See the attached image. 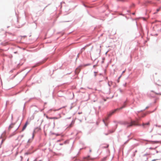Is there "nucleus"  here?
I'll list each match as a JSON object with an SVG mask.
<instances>
[{
	"instance_id": "1",
	"label": "nucleus",
	"mask_w": 161,
	"mask_h": 161,
	"mask_svg": "<svg viewBox=\"0 0 161 161\" xmlns=\"http://www.w3.org/2000/svg\"><path fill=\"white\" fill-rule=\"evenodd\" d=\"M125 124L127 128L130 127L132 125H138L137 123L135 121H131L130 123L125 122Z\"/></svg>"
},
{
	"instance_id": "2",
	"label": "nucleus",
	"mask_w": 161,
	"mask_h": 161,
	"mask_svg": "<svg viewBox=\"0 0 161 161\" xmlns=\"http://www.w3.org/2000/svg\"><path fill=\"white\" fill-rule=\"evenodd\" d=\"M23 136V135H20L17 138V140H18L19 142H20V144H21L22 142L24 141V140L22 139Z\"/></svg>"
},
{
	"instance_id": "3",
	"label": "nucleus",
	"mask_w": 161,
	"mask_h": 161,
	"mask_svg": "<svg viewBox=\"0 0 161 161\" xmlns=\"http://www.w3.org/2000/svg\"><path fill=\"white\" fill-rule=\"evenodd\" d=\"M119 109H116L114 110L112 112H111L108 115V117L110 116L112 114H113L117 110H119Z\"/></svg>"
},
{
	"instance_id": "4",
	"label": "nucleus",
	"mask_w": 161,
	"mask_h": 161,
	"mask_svg": "<svg viewBox=\"0 0 161 161\" xmlns=\"http://www.w3.org/2000/svg\"><path fill=\"white\" fill-rule=\"evenodd\" d=\"M29 124V123L28 122V121H27L25 124L24 125V126L23 128H22V131H23L26 128V126H27V125Z\"/></svg>"
},
{
	"instance_id": "5",
	"label": "nucleus",
	"mask_w": 161,
	"mask_h": 161,
	"mask_svg": "<svg viewBox=\"0 0 161 161\" xmlns=\"http://www.w3.org/2000/svg\"><path fill=\"white\" fill-rule=\"evenodd\" d=\"M150 123L149 122H148L146 123H143L142 124V125L144 127H145V125H147L148 126H149L150 125Z\"/></svg>"
},
{
	"instance_id": "6",
	"label": "nucleus",
	"mask_w": 161,
	"mask_h": 161,
	"mask_svg": "<svg viewBox=\"0 0 161 161\" xmlns=\"http://www.w3.org/2000/svg\"><path fill=\"white\" fill-rule=\"evenodd\" d=\"M74 124V121H72L71 123V124L69 125L68 127L70 128L73 126Z\"/></svg>"
},
{
	"instance_id": "7",
	"label": "nucleus",
	"mask_w": 161,
	"mask_h": 161,
	"mask_svg": "<svg viewBox=\"0 0 161 161\" xmlns=\"http://www.w3.org/2000/svg\"><path fill=\"white\" fill-rule=\"evenodd\" d=\"M80 71V69L79 68H77L75 70V73L76 74H78Z\"/></svg>"
},
{
	"instance_id": "8",
	"label": "nucleus",
	"mask_w": 161,
	"mask_h": 161,
	"mask_svg": "<svg viewBox=\"0 0 161 161\" xmlns=\"http://www.w3.org/2000/svg\"><path fill=\"white\" fill-rule=\"evenodd\" d=\"M14 124H11V125H9V127L8 129H9V130H10V129H11L13 127V126H14Z\"/></svg>"
},
{
	"instance_id": "9",
	"label": "nucleus",
	"mask_w": 161,
	"mask_h": 161,
	"mask_svg": "<svg viewBox=\"0 0 161 161\" xmlns=\"http://www.w3.org/2000/svg\"><path fill=\"white\" fill-rule=\"evenodd\" d=\"M32 140L29 139L27 142L28 145H29L32 142Z\"/></svg>"
},
{
	"instance_id": "10",
	"label": "nucleus",
	"mask_w": 161,
	"mask_h": 161,
	"mask_svg": "<svg viewBox=\"0 0 161 161\" xmlns=\"http://www.w3.org/2000/svg\"><path fill=\"white\" fill-rule=\"evenodd\" d=\"M108 119V117H107L106 118H105V119H103V122L105 124V120H107Z\"/></svg>"
},
{
	"instance_id": "11",
	"label": "nucleus",
	"mask_w": 161,
	"mask_h": 161,
	"mask_svg": "<svg viewBox=\"0 0 161 161\" xmlns=\"http://www.w3.org/2000/svg\"><path fill=\"white\" fill-rule=\"evenodd\" d=\"M108 147V145H106V146H103L102 147V148H107Z\"/></svg>"
},
{
	"instance_id": "12",
	"label": "nucleus",
	"mask_w": 161,
	"mask_h": 161,
	"mask_svg": "<svg viewBox=\"0 0 161 161\" xmlns=\"http://www.w3.org/2000/svg\"><path fill=\"white\" fill-rule=\"evenodd\" d=\"M106 157H105L103 158V159L102 160V161H105L106 160Z\"/></svg>"
},
{
	"instance_id": "13",
	"label": "nucleus",
	"mask_w": 161,
	"mask_h": 161,
	"mask_svg": "<svg viewBox=\"0 0 161 161\" xmlns=\"http://www.w3.org/2000/svg\"><path fill=\"white\" fill-rule=\"evenodd\" d=\"M160 10V8H158V9H157V11L158 12Z\"/></svg>"
},
{
	"instance_id": "14",
	"label": "nucleus",
	"mask_w": 161,
	"mask_h": 161,
	"mask_svg": "<svg viewBox=\"0 0 161 161\" xmlns=\"http://www.w3.org/2000/svg\"><path fill=\"white\" fill-rule=\"evenodd\" d=\"M53 119H57L58 118L57 117H53Z\"/></svg>"
},
{
	"instance_id": "15",
	"label": "nucleus",
	"mask_w": 161,
	"mask_h": 161,
	"mask_svg": "<svg viewBox=\"0 0 161 161\" xmlns=\"http://www.w3.org/2000/svg\"><path fill=\"white\" fill-rule=\"evenodd\" d=\"M125 106L124 105V106H123L122 107H121V108H119V109H121L122 108H123L124 107H125Z\"/></svg>"
},
{
	"instance_id": "16",
	"label": "nucleus",
	"mask_w": 161,
	"mask_h": 161,
	"mask_svg": "<svg viewBox=\"0 0 161 161\" xmlns=\"http://www.w3.org/2000/svg\"><path fill=\"white\" fill-rule=\"evenodd\" d=\"M89 159H91V160H94V158H90Z\"/></svg>"
},
{
	"instance_id": "17",
	"label": "nucleus",
	"mask_w": 161,
	"mask_h": 161,
	"mask_svg": "<svg viewBox=\"0 0 161 161\" xmlns=\"http://www.w3.org/2000/svg\"><path fill=\"white\" fill-rule=\"evenodd\" d=\"M34 133H33V136H32V139H33V138H34Z\"/></svg>"
},
{
	"instance_id": "18",
	"label": "nucleus",
	"mask_w": 161,
	"mask_h": 161,
	"mask_svg": "<svg viewBox=\"0 0 161 161\" xmlns=\"http://www.w3.org/2000/svg\"><path fill=\"white\" fill-rule=\"evenodd\" d=\"M25 154H26V155H28L29 154V153H25Z\"/></svg>"
},
{
	"instance_id": "19",
	"label": "nucleus",
	"mask_w": 161,
	"mask_h": 161,
	"mask_svg": "<svg viewBox=\"0 0 161 161\" xmlns=\"http://www.w3.org/2000/svg\"><path fill=\"white\" fill-rule=\"evenodd\" d=\"M49 119H53V118H49Z\"/></svg>"
},
{
	"instance_id": "20",
	"label": "nucleus",
	"mask_w": 161,
	"mask_h": 161,
	"mask_svg": "<svg viewBox=\"0 0 161 161\" xmlns=\"http://www.w3.org/2000/svg\"><path fill=\"white\" fill-rule=\"evenodd\" d=\"M46 117H47V119H49V117H48V116H46Z\"/></svg>"
},
{
	"instance_id": "21",
	"label": "nucleus",
	"mask_w": 161,
	"mask_h": 161,
	"mask_svg": "<svg viewBox=\"0 0 161 161\" xmlns=\"http://www.w3.org/2000/svg\"><path fill=\"white\" fill-rule=\"evenodd\" d=\"M34 161H37L36 159L35 160H34Z\"/></svg>"
},
{
	"instance_id": "22",
	"label": "nucleus",
	"mask_w": 161,
	"mask_h": 161,
	"mask_svg": "<svg viewBox=\"0 0 161 161\" xmlns=\"http://www.w3.org/2000/svg\"><path fill=\"white\" fill-rule=\"evenodd\" d=\"M90 152H91L92 151L91 150H90Z\"/></svg>"
}]
</instances>
